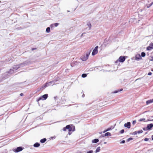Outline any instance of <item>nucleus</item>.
<instances>
[{
  "label": "nucleus",
  "mask_w": 153,
  "mask_h": 153,
  "mask_svg": "<svg viewBox=\"0 0 153 153\" xmlns=\"http://www.w3.org/2000/svg\"><path fill=\"white\" fill-rule=\"evenodd\" d=\"M67 129L69 131H74L75 130V127L73 125H67L63 128L62 130L65 131Z\"/></svg>",
  "instance_id": "1"
},
{
  "label": "nucleus",
  "mask_w": 153,
  "mask_h": 153,
  "mask_svg": "<svg viewBox=\"0 0 153 153\" xmlns=\"http://www.w3.org/2000/svg\"><path fill=\"white\" fill-rule=\"evenodd\" d=\"M91 52V50H90L87 52L85 55L84 54L82 55L80 57L81 60L83 61H86L88 59L89 56Z\"/></svg>",
  "instance_id": "2"
},
{
  "label": "nucleus",
  "mask_w": 153,
  "mask_h": 153,
  "mask_svg": "<svg viewBox=\"0 0 153 153\" xmlns=\"http://www.w3.org/2000/svg\"><path fill=\"white\" fill-rule=\"evenodd\" d=\"M20 67L19 65H17L13 66L12 69H11L8 71V73L10 74H12L15 72L16 70Z\"/></svg>",
  "instance_id": "3"
},
{
  "label": "nucleus",
  "mask_w": 153,
  "mask_h": 153,
  "mask_svg": "<svg viewBox=\"0 0 153 153\" xmlns=\"http://www.w3.org/2000/svg\"><path fill=\"white\" fill-rule=\"evenodd\" d=\"M32 63L29 60H27L23 62L20 64L19 65L20 67H23L27 65L30 64Z\"/></svg>",
  "instance_id": "4"
},
{
  "label": "nucleus",
  "mask_w": 153,
  "mask_h": 153,
  "mask_svg": "<svg viewBox=\"0 0 153 153\" xmlns=\"http://www.w3.org/2000/svg\"><path fill=\"white\" fill-rule=\"evenodd\" d=\"M125 59H126V58H125V56H120V57L119 58L118 60H117L115 62V63H118V62H123L125 61Z\"/></svg>",
  "instance_id": "5"
},
{
  "label": "nucleus",
  "mask_w": 153,
  "mask_h": 153,
  "mask_svg": "<svg viewBox=\"0 0 153 153\" xmlns=\"http://www.w3.org/2000/svg\"><path fill=\"white\" fill-rule=\"evenodd\" d=\"M48 94H45L41 96V97H39L38 99L37 100V101H39V100H41L42 99L45 100L48 98Z\"/></svg>",
  "instance_id": "6"
},
{
  "label": "nucleus",
  "mask_w": 153,
  "mask_h": 153,
  "mask_svg": "<svg viewBox=\"0 0 153 153\" xmlns=\"http://www.w3.org/2000/svg\"><path fill=\"white\" fill-rule=\"evenodd\" d=\"M57 81V80H54L48 82H47L46 83L48 85V86H49L53 85L55 84V83Z\"/></svg>",
  "instance_id": "7"
},
{
  "label": "nucleus",
  "mask_w": 153,
  "mask_h": 153,
  "mask_svg": "<svg viewBox=\"0 0 153 153\" xmlns=\"http://www.w3.org/2000/svg\"><path fill=\"white\" fill-rule=\"evenodd\" d=\"M98 46H96L94 49L93 50L92 53V55L94 56L97 54L98 53Z\"/></svg>",
  "instance_id": "8"
},
{
  "label": "nucleus",
  "mask_w": 153,
  "mask_h": 153,
  "mask_svg": "<svg viewBox=\"0 0 153 153\" xmlns=\"http://www.w3.org/2000/svg\"><path fill=\"white\" fill-rule=\"evenodd\" d=\"M23 148L21 146L17 147L15 149H14L13 151L15 152H18L23 150Z\"/></svg>",
  "instance_id": "9"
},
{
  "label": "nucleus",
  "mask_w": 153,
  "mask_h": 153,
  "mask_svg": "<svg viewBox=\"0 0 153 153\" xmlns=\"http://www.w3.org/2000/svg\"><path fill=\"white\" fill-rule=\"evenodd\" d=\"M79 62L77 61H74L71 64V65L72 67H73L78 65Z\"/></svg>",
  "instance_id": "10"
},
{
  "label": "nucleus",
  "mask_w": 153,
  "mask_h": 153,
  "mask_svg": "<svg viewBox=\"0 0 153 153\" xmlns=\"http://www.w3.org/2000/svg\"><path fill=\"white\" fill-rule=\"evenodd\" d=\"M124 126L125 127L128 128H130L131 127V123L130 122H128L124 124Z\"/></svg>",
  "instance_id": "11"
},
{
  "label": "nucleus",
  "mask_w": 153,
  "mask_h": 153,
  "mask_svg": "<svg viewBox=\"0 0 153 153\" xmlns=\"http://www.w3.org/2000/svg\"><path fill=\"white\" fill-rule=\"evenodd\" d=\"M147 127L148 130H151L152 128L153 127V124L150 123L147 125Z\"/></svg>",
  "instance_id": "12"
},
{
  "label": "nucleus",
  "mask_w": 153,
  "mask_h": 153,
  "mask_svg": "<svg viewBox=\"0 0 153 153\" xmlns=\"http://www.w3.org/2000/svg\"><path fill=\"white\" fill-rule=\"evenodd\" d=\"M135 59L137 61H139L140 59H142V58L140 54H137L135 56Z\"/></svg>",
  "instance_id": "13"
},
{
  "label": "nucleus",
  "mask_w": 153,
  "mask_h": 153,
  "mask_svg": "<svg viewBox=\"0 0 153 153\" xmlns=\"http://www.w3.org/2000/svg\"><path fill=\"white\" fill-rule=\"evenodd\" d=\"M111 134L110 133L107 132L105 133L104 135H102L100 136V137H104V136H111Z\"/></svg>",
  "instance_id": "14"
},
{
  "label": "nucleus",
  "mask_w": 153,
  "mask_h": 153,
  "mask_svg": "<svg viewBox=\"0 0 153 153\" xmlns=\"http://www.w3.org/2000/svg\"><path fill=\"white\" fill-rule=\"evenodd\" d=\"M48 87L46 83L45 84L42 86L41 88H40V90H43L45 89L46 88Z\"/></svg>",
  "instance_id": "15"
},
{
  "label": "nucleus",
  "mask_w": 153,
  "mask_h": 153,
  "mask_svg": "<svg viewBox=\"0 0 153 153\" xmlns=\"http://www.w3.org/2000/svg\"><path fill=\"white\" fill-rule=\"evenodd\" d=\"M152 102H153V99H152L146 101V104L147 105H148Z\"/></svg>",
  "instance_id": "16"
},
{
  "label": "nucleus",
  "mask_w": 153,
  "mask_h": 153,
  "mask_svg": "<svg viewBox=\"0 0 153 153\" xmlns=\"http://www.w3.org/2000/svg\"><path fill=\"white\" fill-rule=\"evenodd\" d=\"M40 145L39 143L36 142L34 144L33 146L35 147H38Z\"/></svg>",
  "instance_id": "17"
},
{
  "label": "nucleus",
  "mask_w": 153,
  "mask_h": 153,
  "mask_svg": "<svg viewBox=\"0 0 153 153\" xmlns=\"http://www.w3.org/2000/svg\"><path fill=\"white\" fill-rule=\"evenodd\" d=\"M99 140L98 139H95L92 140V142L93 143H96L98 142Z\"/></svg>",
  "instance_id": "18"
},
{
  "label": "nucleus",
  "mask_w": 153,
  "mask_h": 153,
  "mask_svg": "<svg viewBox=\"0 0 153 153\" xmlns=\"http://www.w3.org/2000/svg\"><path fill=\"white\" fill-rule=\"evenodd\" d=\"M87 25L89 27V29L90 30L91 29V25L90 22H88L87 23Z\"/></svg>",
  "instance_id": "19"
},
{
  "label": "nucleus",
  "mask_w": 153,
  "mask_h": 153,
  "mask_svg": "<svg viewBox=\"0 0 153 153\" xmlns=\"http://www.w3.org/2000/svg\"><path fill=\"white\" fill-rule=\"evenodd\" d=\"M46 140V139L45 138H44L41 139L40 140V142L42 143H44Z\"/></svg>",
  "instance_id": "20"
},
{
  "label": "nucleus",
  "mask_w": 153,
  "mask_h": 153,
  "mask_svg": "<svg viewBox=\"0 0 153 153\" xmlns=\"http://www.w3.org/2000/svg\"><path fill=\"white\" fill-rule=\"evenodd\" d=\"M100 147H98L97 149H96V151H95V152L96 153H97L99 152H100Z\"/></svg>",
  "instance_id": "21"
},
{
  "label": "nucleus",
  "mask_w": 153,
  "mask_h": 153,
  "mask_svg": "<svg viewBox=\"0 0 153 153\" xmlns=\"http://www.w3.org/2000/svg\"><path fill=\"white\" fill-rule=\"evenodd\" d=\"M114 128V126H111V127H110L109 128H107V129H106V131H110V130H112Z\"/></svg>",
  "instance_id": "22"
},
{
  "label": "nucleus",
  "mask_w": 153,
  "mask_h": 153,
  "mask_svg": "<svg viewBox=\"0 0 153 153\" xmlns=\"http://www.w3.org/2000/svg\"><path fill=\"white\" fill-rule=\"evenodd\" d=\"M146 55V53L144 52H142L141 53V56L142 57H144Z\"/></svg>",
  "instance_id": "23"
},
{
  "label": "nucleus",
  "mask_w": 153,
  "mask_h": 153,
  "mask_svg": "<svg viewBox=\"0 0 153 153\" xmlns=\"http://www.w3.org/2000/svg\"><path fill=\"white\" fill-rule=\"evenodd\" d=\"M46 32L47 33H49L50 32V27H47L46 29Z\"/></svg>",
  "instance_id": "24"
},
{
  "label": "nucleus",
  "mask_w": 153,
  "mask_h": 153,
  "mask_svg": "<svg viewBox=\"0 0 153 153\" xmlns=\"http://www.w3.org/2000/svg\"><path fill=\"white\" fill-rule=\"evenodd\" d=\"M87 76V74H83L82 75V77L83 78H85Z\"/></svg>",
  "instance_id": "25"
},
{
  "label": "nucleus",
  "mask_w": 153,
  "mask_h": 153,
  "mask_svg": "<svg viewBox=\"0 0 153 153\" xmlns=\"http://www.w3.org/2000/svg\"><path fill=\"white\" fill-rule=\"evenodd\" d=\"M153 4V2H152L151 3L149 4L147 6V8H149Z\"/></svg>",
  "instance_id": "26"
},
{
  "label": "nucleus",
  "mask_w": 153,
  "mask_h": 153,
  "mask_svg": "<svg viewBox=\"0 0 153 153\" xmlns=\"http://www.w3.org/2000/svg\"><path fill=\"white\" fill-rule=\"evenodd\" d=\"M152 49H153V48L151 47L150 45H149V46L147 47L146 50H150Z\"/></svg>",
  "instance_id": "27"
},
{
  "label": "nucleus",
  "mask_w": 153,
  "mask_h": 153,
  "mask_svg": "<svg viewBox=\"0 0 153 153\" xmlns=\"http://www.w3.org/2000/svg\"><path fill=\"white\" fill-rule=\"evenodd\" d=\"M137 134V131H135L134 132H132V133H130V134H131L133 135H135Z\"/></svg>",
  "instance_id": "28"
},
{
  "label": "nucleus",
  "mask_w": 153,
  "mask_h": 153,
  "mask_svg": "<svg viewBox=\"0 0 153 153\" xmlns=\"http://www.w3.org/2000/svg\"><path fill=\"white\" fill-rule=\"evenodd\" d=\"M137 133L140 134L142 133L143 132V131L142 130H140L139 131H137Z\"/></svg>",
  "instance_id": "29"
},
{
  "label": "nucleus",
  "mask_w": 153,
  "mask_h": 153,
  "mask_svg": "<svg viewBox=\"0 0 153 153\" xmlns=\"http://www.w3.org/2000/svg\"><path fill=\"white\" fill-rule=\"evenodd\" d=\"M53 25H54V26L56 27L58 26V25H59V23H56L54 24H53Z\"/></svg>",
  "instance_id": "30"
},
{
  "label": "nucleus",
  "mask_w": 153,
  "mask_h": 153,
  "mask_svg": "<svg viewBox=\"0 0 153 153\" xmlns=\"http://www.w3.org/2000/svg\"><path fill=\"white\" fill-rule=\"evenodd\" d=\"M133 140V138H132V137H130L129 138H128V139H127V142H129L130 140Z\"/></svg>",
  "instance_id": "31"
},
{
  "label": "nucleus",
  "mask_w": 153,
  "mask_h": 153,
  "mask_svg": "<svg viewBox=\"0 0 153 153\" xmlns=\"http://www.w3.org/2000/svg\"><path fill=\"white\" fill-rule=\"evenodd\" d=\"M50 27L51 29H53L54 27V25L53 24H51V25Z\"/></svg>",
  "instance_id": "32"
},
{
  "label": "nucleus",
  "mask_w": 153,
  "mask_h": 153,
  "mask_svg": "<svg viewBox=\"0 0 153 153\" xmlns=\"http://www.w3.org/2000/svg\"><path fill=\"white\" fill-rule=\"evenodd\" d=\"M143 130L144 131H148V128H147V127H144V128H143Z\"/></svg>",
  "instance_id": "33"
},
{
  "label": "nucleus",
  "mask_w": 153,
  "mask_h": 153,
  "mask_svg": "<svg viewBox=\"0 0 153 153\" xmlns=\"http://www.w3.org/2000/svg\"><path fill=\"white\" fill-rule=\"evenodd\" d=\"M93 152V151L92 150H90L88 151H87L86 152V153H92Z\"/></svg>",
  "instance_id": "34"
},
{
  "label": "nucleus",
  "mask_w": 153,
  "mask_h": 153,
  "mask_svg": "<svg viewBox=\"0 0 153 153\" xmlns=\"http://www.w3.org/2000/svg\"><path fill=\"white\" fill-rule=\"evenodd\" d=\"M124 132V129H122L120 131V133L121 134H123Z\"/></svg>",
  "instance_id": "35"
},
{
  "label": "nucleus",
  "mask_w": 153,
  "mask_h": 153,
  "mask_svg": "<svg viewBox=\"0 0 153 153\" xmlns=\"http://www.w3.org/2000/svg\"><path fill=\"white\" fill-rule=\"evenodd\" d=\"M145 120V118H142V119H140L139 120V121H144Z\"/></svg>",
  "instance_id": "36"
},
{
  "label": "nucleus",
  "mask_w": 153,
  "mask_h": 153,
  "mask_svg": "<svg viewBox=\"0 0 153 153\" xmlns=\"http://www.w3.org/2000/svg\"><path fill=\"white\" fill-rule=\"evenodd\" d=\"M118 92H119L118 90L115 91H114V92H112V93H113L116 94V93H118Z\"/></svg>",
  "instance_id": "37"
},
{
  "label": "nucleus",
  "mask_w": 153,
  "mask_h": 153,
  "mask_svg": "<svg viewBox=\"0 0 153 153\" xmlns=\"http://www.w3.org/2000/svg\"><path fill=\"white\" fill-rule=\"evenodd\" d=\"M149 45L152 48H153V43H151L150 45Z\"/></svg>",
  "instance_id": "38"
},
{
  "label": "nucleus",
  "mask_w": 153,
  "mask_h": 153,
  "mask_svg": "<svg viewBox=\"0 0 153 153\" xmlns=\"http://www.w3.org/2000/svg\"><path fill=\"white\" fill-rule=\"evenodd\" d=\"M81 93H82H82H83V94H82V97H85V94H83V91H82V92H81Z\"/></svg>",
  "instance_id": "39"
},
{
  "label": "nucleus",
  "mask_w": 153,
  "mask_h": 153,
  "mask_svg": "<svg viewBox=\"0 0 153 153\" xmlns=\"http://www.w3.org/2000/svg\"><path fill=\"white\" fill-rule=\"evenodd\" d=\"M149 140V139L148 138H146L144 139V140L145 141H147Z\"/></svg>",
  "instance_id": "40"
},
{
  "label": "nucleus",
  "mask_w": 153,
  "mask_h": 153,
  "mask_svg": "<svg viewBox=\"0 0 153 153\" xmlns=\"http://www.w3.org/2000/svg\"><path fill=\"white\" fill-rule=\"evenodd\" d=\"M125 143V140H123L122 141L120 142V144H122V143Z\"/></svg>",
  "instance_id": "41"
},
{
  "label": "nucleus",
  "mask_w": 153,
  "mask_h": 153,
  "mask_svg": "<svg viewBox=\"0 0 153 153\" xmlns=\"http://www.w3.org/2000/svg\"><path fill=\"white\" fill-rule=\"evenodd\" d=\"M136 123V120H134L133 121L132 124L133 125H134Z\"/></svg>",
  "instance_id": "42"
},
{
  "label": "nucleus",
  "mask_w": 153,
  "mask_h": 153,
  "mask_svg": "<svg viewBox=\"0 0 153 153\" xmlns=\"http://www.w3.org/2000/svg\"><path fill=\"white\" fill-rule=\"evenodd\" d=\"M152 73L151 72H149L148 73V75L150 76V75H152Z\"/></svg>",
  "instance_id": "43"
},
{
  "label": "nucleus",
  "mask_w": 153,
  "mask_h": 153,
  "mask_svg": "<svg viewBox=\"0 0 153 153\" xmlns=\"http://www.w3.org/2000/svg\"><path fill=\"white\" fill-rule=\"evenodd\" d=\"M150 60V61H153V56H152L151 57V59Z\"/></svg>",
  "instance_id": "44"
},
{
  "label": "nucleus",
  "mask_w": 153,
  "mask_h": 153,
  "mask_svg": "<svg viewBox=\"0 0 153 153\" xmlns=\"http://www.w3.org/2000/svg\"><path fill=\"white\" fill-rule=\"evenodd\" d=\"M123 90V89L121 88V89H120V90H118V91L119 92L121 91H122Z\"/></svg>",
  "instance_id": "45"
},
{
  "label": "nucleus",
  "mask_w": 153,
  "mask_h": 153,
  "mask_svg": "<svg viewBox=\"0 0 153 153\" xmlns=\"http://www.w3.org/2000/svg\"><path fill=\"white\" fill-rule=\"evenodd\" d=\"M20 95L21 96H22L24 95V94L22 93H21L20 94Z\"/></svg>",
  "instance_id": "46"
},
{
  "label": "nucleus",
  "mask_w": 153,
  "mask_h": 153,
  "mask_svg": "<svg viewBox=\"0 0 153 153\" xmlns=\"http://www.w3.org/2000/svg\"><path fill=\"white\" fill-rule=\"evenodd\" d=\"M71 131H69L68 133V134L69 135H70L71 134Z\"/></svg>",
  "instance_id": "47"
},
{
  "label": "nucleus",
  "mask_w": 153,
  "mask_h": 153,
  "mask_svg": "<svg viewBox=\"0 0 153 153\" xmlns=\"http://www.w3.org/2000/svg\"><path fill=\"white\" fill-rule=\"evenodd\" d=\"M148 120V121H153V119H152V120Z\"/></svg>",
  "instance_id": "48"
},
{
  "label": "nucleus",
  "mask_w": 153,
  "mask_h": 153,
  "mask_svg": "<svg viewBox=\"0 0 153 153\" xmlns=\"http://www.w3.org/2000/svg\"><path fill=\"white\" fill-rule=\"evenodd\" d=\"M151 137L152 140H153V135Z\"/></svg>",
  "instance_id": "49"
},
{
  "label": "nucleus",
  "mask_w": 153,
  "mask_h": 153,
  "mask_svg": "<svg viewBox=\"0 0 153 153\" xmlns=\"http://www.w3.org/2000/svg\"><path fill=\"white\" fill-rule=\"evenodd\" d=\"M106 131V130H105V131L103 132L104 133H105V132H106V131Z\"/></svg>",
  "instance_id": "50"
},
{
  "label": "nucleus",
  "mask_w": 153,
  "mask_h": 153,
  "mask_svg": "<svg viewBox=\"0 0 153 153\" xmlns=\"http://www.w3.org/2000/svg\"><path fill=\"white\" fill-rule=\"evenodd\" d=\"M85 33H82V35H81V36H83V34H85Z\"/></svg>",
  "instance_id": "51"
},
{
  "label": "nucleus",
  "mask_w": 153,
  "mask_h": 153,
  "mask_svg": "<svg viewBox=\"0 0 153 153\" xmlns=\"http://www.w3.org/2000/svg\"><path fill=\"white\" fill-rule=\"evenodd\" d=\"M148 111H146L144 112V113H146V112H148Z\"/></svg>",
  "instance_id": "52"
},
{
  "label": "nucleus",
  "mask_w": 153,
  "mask_h": 153,
  "mask_svg": "<svg viewBox=\"0 0 153 153\" xmlns=\"http://www.w3.org/2000/svg\"><path fill=\"white\" fill-rule=\"evenodd\" d=\"M54 98L55 99H56V98H57V97H54Z\"/></svg>",
  "instance_id": "53"
},
{
  "label": "nucleus",
  "mask_w": 153,
  "mask_h": 153,
  "mask_svg": "<svg viewBox=\"0 0 153 153\" xmlns=\"http://www.w3.org/2000/svg\"><path fill=\"white\" fill-rule=\"evenodd\" d=\"M104 143V144H106L107 143L106 142H105Z\"/></svg>",
  "instance_id": "54"
},
{
  "label": "nucleus",
  "mask_w": 153,
  "mask_h": 153,
  "mask_svg": "<svg viewBox=\"0 0 153 153\" xmlns=\"http://www.w3.org/2000/svg\"><path fill=\"white\" fill-rule=\"evenodd\" d=\"M82 153L80 151V152H79V153Z\"/></svg>",
  "instance_id": "55"
},
{
  "label": "nucleus",
  "mask_w": 153,
  "mask_h": 153,
  "mask_svg": "<svg viewBox=\"0 0 153 153\" xmlns=\"http://www.w3.org/2000/svg\"><path fill=\"white\" fill-rule=\"evenodd\" d=\"M67 12H70V11H69V10H67Z\"/></svg>",
  "instance_id": "56"
},
{
  "label": "nucleus",
  "mask_w": 153,
  "mask_h": 153,
  "mask_svg": "<svg viewBox=\"0 0 153 153\" xmlns=\"http://www.w3.org/2000/svg\"><path fill=\"white\" fill-rule=\"evenodd\" d=\"M34 49H35V48H33V49H32V50H34Z\"/></svg>",
  "instance_id": "57"
},
{
  "label": "nucleus",
  "mask_w": 153,
  "mask_h": 153,
  "mask_svg": "<svg viewBox=\"0 0 153 153\" xmlns=\"http://www.w3.org/2000/svg\"><path fill=\"white\" fill-rule=\"evenodd\" d=\"M147 134V132L145 134Z\"/></svg>",
  "instance_id": "58"
},
{
  "label": "nucleus",
  "mask_w": 153,
  "mask_h": 153,
  "mask_svg": "<svg viewBox=\"0 0 153 153\" xmlns=\"http://www.w3.org/2000/svg\"><path fill=\"white\" fill-rule=\"evenodd\" d=\"M138 79H137L136 80H138Z\"/></svg>",
  "instance_id": "59"
},
{
  "label": "nucleus",
  "mask_w": 153,
  "mask_h": 153,
  "mask_svg": "<svg viewBox=\"0 0 153 153\" xmlns=\"http://www.w3.org/2000/svg\"><path fill=\"white\" fill-rule=\"evenodd\" d=\"M152 117H153V115L152 116Z\"/></svg>",
  "instance_id": "60"
}]
</instances>
